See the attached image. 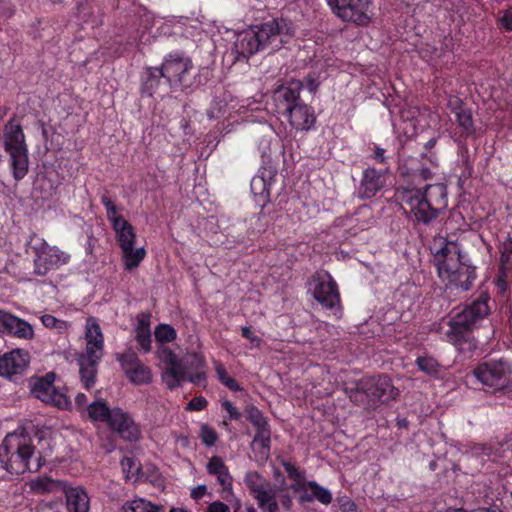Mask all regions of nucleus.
<instances>
[{
    "instance_id": "56",
    "label": "nucleus",
    "mask_w": 512,
    "mask_h": 512,
    "mask_svg": "<svg viewBox=\"0 0 512 512\" xmlns=\"http://www.w3.org/2000/svg\"><path fill=\"white\" fill-rule=\"evenodd\" d=\"M413 176H414V178L419 179L417 184H423L425 181L432 178L433 173L431 172V170L429 168L421 167V168L413 171Z\"/></svg>"
},
{
    "instance_id": "42",
    "label": "nucleus",
    "mask_w": 512,
    "mask_h": 512,
    "mask_svg": "<svg viewBox=\"0 0 512 512\" xmlns=\"http://www.w3.org/2000/svg\"><path fill=\"white\" fill-rule=\"evenodd\" d=\"M247 419L256 429L268 426V420L263 413L255 406H249L246 409Z\"/></svg>"
},
{
    "instance_id": "1",
    "label": "nucleus",
    "mask_w": 512,
    "mask_h": 512,
    "mask_svg": "<svg viewBox=\"0 0 512 512\" xmlns=\"http://www.w3.org/2000/svg\"><path fill=\"white\" fill-rule=\"evenodd\" d=\"M397 193L414 227L434 226L447 206L446 188L441 184L425 185L423 189L400 187Z\"/></svg>"
},
{
    "instance_id": "60",
    "label": "nucleus",
    "mask_w": 512,
    "mask_h": 512,
    "mask_svg": "<svg viewBox=\"0 0 512 512\" xmlns=\"http://www.w3.org/2000/svg\"><path fill=\"white\" fill-rule=\"evenodd\" d=\"M403 176L407 178V185L405 187H414V188H420L419 186L421 184H417L419 181L418 178H414L413 171L412 172H402Z\"/></svg>"
},
{
    "instance_id": "16",
    "label": "nucleus",
    "mask_w": 512,
    "mask_h": 512,
    "mask_svg": "<svg viewBox=\"0 0 512 512\" xmlns=\"http://www.w3.org/2000/svg\"><path fill=\"white\" fill-rule=\"evenodd\" d=\"M303 87L301 80L292 79L274 90L272 97L278 113L285 114L301 101L300 93Z\"/></svg>"
},
{
    "instance_id": "14",
    "label": "nucleus",
    "mask_w": 512,
    "mask_h": 512,
    "mask_svg": "<svg viewBox=\"0 0 512 512\" xmlns=\"http://www.w3.org/2000/svg\"><path fill=\"white\" fill-rule=\"evenodd\" d=\"M434 265L438 277H447L462 264L461 248L457 242L444 240L443 245L434 253Z\"/></svg>"
},
{
    "instance_id": "9",
    "label": "nucleus",
    "mask_w": 512,
    "mask_h": 512,
    "mask_svg": "<svg viewBox=\"0 0 512 512\" xmlns=\"http://www.w3.org/2000/svg\"><path fill=\"white\" fill-rule=\"evenodd\" d=\"M255 28L264 47H271L272 50L280 49L283 44L288 43L295 35L292 21L284 17L272 18L259 25H255Z\"/></svg>"
},
{
    "instance_id": "51",
    "label": "nucleus",
    "mask_w": 512,
    "mask_h": 512,
    "mask_svg": "<svg viewBox=\"0 0 512 512\" xmlns=\"http://www.w3.org/2000/svg\"><path fill=\"white\" fill-rule=\"evenodd\" d=\"M208 405V401L203 396H197L192 398L187 404L186 410L189 411H201Z\"/></svg>"
},
{
    "instance_id": "3",
    "label": "nucleus",
    "mask_w": 512,
    "mask_h": 512,
    "mask_svg": "<svg viewBox=\"0 0 512 512\" xmlns=\"http://www.w3.org/2000/svg\"><path fill=\"white\" fill-rule=\"evenodd\" d=\"M0 463L10 474L22 475L26 472H37L45 460L40 452L36 455L35 447L28 435L10 433L0 445Z\"/></svg>"
},
{
    "instance_id": "57",
    "label": "nucleus",
    "mask_w": 512,
    "mask_h": 512,
    "mask_svg": "<svg viewBox=\"0 0 512 512\" xmlns=\"http://www.w3.org/2000/svg\"><path fill=\"white\" fill-rule=\"evenodd\" d=\"M512 254V239H509V242L504 243L503 250L501 251L500 261L504 265L509 262L510 256Z\"/></svg>"
},
{
    "instance_id": "15",
    "label": "nucleus",
    "mask_w": 512,
    "mask_h": 512,
    "mask_svg": "<svg viewBox=\"0 0 512 512\" xmlns=\"http://www.w3.org/2000/svg\"><path fill=\"white\" fill-rule=\"evenodd\" d=\"M117 361L126 377L136 385L149 384L152 381L151 369L146 366L131 349L117 354Z\"/></svg>"
},
{
    "instance_id": "8",
    "label": "nucleus",
    "mask_w": 512,
    "mask_h": 512,
    "mask_svg": "<svg viewBox=\"0 0 512 512\" xmlns=\"http://www.w3.org/2000/svg\"><path fill=\"white\" fill-rule=\"evenodd\" d=\"M164 72V80L170 85H179L182 88H190L199 85L194 75V66L190 57L183 52L170 53L165 56L161 66Z\"/></svg>"
},
{
    "instance_id": "5",
    "label": "nucleus",
    "mask_w": 512,
    "mask_h": 512,
    "mask_svg": "<svg viewBox=\"0 0 512 512\" xmlns=\"http://www.w3.org/2000/svg\"><path fill=\"white\" fill-rule=\"evenodd\" d=\"M4 148L10 156L12 175L16 181L22 180L28 173V147L20 124L10 120L5 126Z\"/></svg>"
},
{
    "instance_id": "62",
    "label": "nucleus",
    "mask_w": 512,
    "mask_h": 512,
    "mask_svg": "<svg viewBox=\"0 0 512 512\" xmlns=\"http://www.w3.org/2000/svg\"><path fill=\"white\" fill-rule=\"evenodd\" d=\"M306 85H307L308 90L310 92L314 93L317 91L319 83L313 76L308 75L306 78Z\"/></svg>"
},
{
    "instance_id": "29",
    "label": "nucleus",
    "mask_w": 512,
    "mask_h": 512,
    "mask_svg": "<svg viewBox=\"0 0 512 512\" xmlns=\"http://www.w3.org/2000/svg\"><path fill=\"white\" fill-rule=\"evenodd\" d=\"M67 483L62 480L53 479L48 476L38 477L29 483L30 490L35 494L43 495L64 491Z\"/></svg>"
},
{
    "instance_id": "49",
    "label": "nucleus",
    "mask_w": 512,
    "mask_h": 512,
    "mask_svg": "<svg viewBox=\"0 0 512 512\" xmlns=\"http://www.w3.org/2000/svg\"><path fill=\"white\" fill-rule=\"evenodd\" d=\"M41 321L45 327L51 328V329L54 328V329L61 330V329L65 328V326H66L65 321L59 320L50 314L43 315L41 317Z\"/></svg>"
},
{
    "instance_id": "31",
    "label": "nucleus",
    "mask_w": 512,
    "mask_h": 512,
    "mask_svg": "<svg viewBox=\"0 0 512 512\" xmlns=\"http://www.w3.org/2000/svg\"><path fill=\"white\" fill-rule=\"evenodd\" d=\"M162 380L167 388L174 390L181 386V383L186 380V367L180 360L177 363L166 367L162 373Z\"/></svg>"
},
{
    "instance_id": "17",
    "label": "nucleus",
    "mask_w": 512,
    "mask_h": 512,
    "mask_svg": "<svg viewBox=\"0 0 512 512\" xmlns=\"http://www.w3.org/2000/svg\"><path fill=\"white\" fill-rule=\"evenodd\" d=\"M109 427L122 439L137 442L141 439V429L132 416L121 408H114Z\"/></svg>"
},
{
    "instance_id": "35",
    "label": "nucleus",
    "mask_w": 512,
    "mask_h": 512,
    "mask_svg": "<svg viewBox=\"0 0 512 512\" xmlns=\"http://www.w3.org/2000/svg\"><path fill=\"white\" fill-rule=\"evenodd\" d=\"M415 363L420 371L436 379L442 378L445 372L444 366L432 356H420Z\"/></svg>"
},
{
    "instance_id": "40",
    "label": "nucleus",
    "mask_w": 512,
    "mask_h": 512,
    "mask_svg": "<svg viewBox=\"0 0 512 512\" xmlns=\"http://www.w3.org/2000/svg\"><path fill=\"white\" fill-rule=\"evenodd\" d=\"M215 372L218 380L231 391H240L241 387L238 382L228 375L225 366L222 363H215Z\"/></svg>"
},
{
    "instance_id": "12",
    "label": "nucleus",
    "mask_w": 512,
    "mask_h": 512,
    "mask_svg": "<svg viewBox=\"0 0 512 512\" xmlns=\"http://www.w3.org/2000/svg\"><path fill=\"white\" fill-rule=\"evenodd\" d=\"M332 13L345 22L365 26L370 22V0H326Z\"/></svg>"
},
{
    "instance_id": "20",
    "label": "nucleus",
    "mask_w": 512,
    "mask_h": 512,
    "mask_svg": "<svg viewBox=\"0 0 512 512\" xmlns=\"http://www.w3.org/2000/svg\"><path fill=\"white\" fill-rule=\"evenodd\" d=\"M476 277V268L474 266L462 264L458 269L448 274L447 277H441L440 279L447 289L465 292L472 288Z\"/></svg>"
},
{
    "instance_id": "52",
    "label": "nucleus",
    "mask_w": 512,
    "mask_h": 512,
    "mask_svg": "<svg viewBox=\"0 0 512 512\" xmlns=\"http://www.w3.org/2000/svg\"><path fill=\"white\" fill-rule=\"evenodd\" d=\"M107 218L112 223V228L118 227L122 221H127L122 215L117 214L116 206L106 209Z\"/></svg>"
},
{
    "instance_id": "46",
    "label": "nucleus",
    "mask_w": 512,
    "mask_h": 512,
    "mask_svg": "<svg viewBox=\"0 0 512 512\" xmlns=\"http://www.w3.org/2000/svg\"><path fill=\"white\" fill-rule=\"evenodd\" d=\"M498 26L507 32L512 31V6L498 12Z\"/></svg>"
},
{
    "instance_id": "26",
    "label": "nucleus",
    "mask_w": 512,
    "mask_h": 512,
    "mask_svg": "<svg viewBox=\"0 0 512 512\" xmlns=\"http://www.w3.org/2000/svg\"><path fill=\"white\" fill-rule=\"evenodd\" d=\"M63 493L65 494L68 512L90 511V497L83 487H69L66 485Z\"/></svg>"
},
{
    "instance_id": "22",
    "label": "nucleus",
    "mask_w": 512,
    "mask_h": 512,
    "mask_svg": "<svg viewBox=\"0 0 512 512\" xmlns=\"http://www.w3.org/2000/svg\"><path fill=\"white\" fill-rule=\"evenodd\" d=\"M448 107L455 115L456 123L461 129V135L464 137L473 135L475 126L471 109L466 107L459 97H451L448 101Z\"/></svg>"
},
{
    "instance_id": "27",
    "label": "nucleus",
    "mask_w": 512,
    "mask_h": 512,
    "mask_svg": "<svg viewBox=\"0 0 512 512\" xmlns=\"http://www.w3.org/2000/svg\"><path fill=\"white\" fill-rule=\"evenodd\" d=\"M102 357H92L90 354H81L78 358L80 377L85 388L90 389L95 384L97 366Z\"/></svg>"
},
{
    "instance_id": "63",
    "label": "nucleus",
    "mask_w": 512,
    "mask_h": 512,
    "mask_svg": "<svg viewBox=\"0 0 512 512\" xmlns=\"http://www.w3.org/2000/svg\"><path fill=\"white\" fill-rule=\"evenodd\" d=\"M205 493H206V486L200 485L191 491V497L193 499H200L205 495Z\"/></svg>"
},
{
    "instance_id": "13",
    "label": "nucleus",
    "mask_w": 512,
    "mask_h": 512,
    "mask_svg": "<svg viewBox=\"0 0 512 512\" xmlns=\"http://www.w3.org/2000/svg\"><path fill=\"white\" fill-rule=\"evenodd\" d=\"M116 233L117 241L123 253V262L126 270H132L139 266L146 255L143 247L134 249L136 234L134 227L128 221H122L121 224L113 228Z\"/></svg>"
},
{
    "instance_id": "58",
    "label": "nucleus",
    "mask_w": 512,
    "mask_h": 512,
    "mask_svg": "<svg viewBox=\"0 0 512 512\" xmlns=\"http://www.w3.org/2000/svg\"><path fill=\"white\" fill-rule=\"evenodd\" d=\"M163 354H164L163 362L166 365V367H169V366L177 363L178 361H180V359H178L177 355L170 349L163 350Z\"/></svg>"
},
{
    "instance_id": "55",
    "label": "nucleus",
    "mask_w": 512,
    "mask_h": 512,
    "mask_svg": "<svg viewBox=\"0 0 512 512\" xmlns=\"http://www.w3.org/2000/svg\"><path fill=\"white\" fill-rule=\"evenodd\" d=\"M222 407L229 414L230 420H240L242 417L241 412L228 400L222 402Z\"/></svg>"
},
{
    "instance_id": "21",
    "label": "nucleus",
    "mask_w": 512,
    "mask_h": 512,
    "mask_svg": "<svg viewBox=\"0 0 512 512\" xmlns=\"http://www.w3.org/2000/svg\"><path fill=\"white\" fill-rule=\"evenodd\" d=\"M29 364L28 352L14 349L0 357V375L11 377L24 372Z\"/></svg>"
},
{
    "instance_id": "44",
    "label": "nucleus",
    "mask_w": 512,
    "mask_h": 512,
    "mask_svg": "<svg viewBox=\"0 0 512 512\" xmlns=\"http://www.w3.org/2000/svg\"><path fill=\"white\" fill-rule=\"evenodd\" d=\"M271 442V430L270 426L256 429V434L253 439V443H259L262 448L269 450Z\"/></svg>"
},
{
    "instance_id": "30",
    "label": "nucleus",
    "mask_w": 512,
    "mask_h": 512,
    "mask_svg": "<svg viewBox=\"0 0 512 512\" xmlns=\"http://www.w3.org/2000/svg\"><path fill=\"white\" fill-rule=\"evenodd\" d=\"M307 486L311 493L300 494L298 498L299 503L305 504L318 500L320 503L328 505L332 502V494L328 489L320 486L315 481H308Z\"/></svg>"
},
{
    "instance_id": "36",
    "label": "nucleus",
    "mask_w": 512,
    "mask_h": 512,
    "mask_svg": "<svg viewBox=\"0 0 512 512\" xmlns=\"http://www.w3.org/2000/svg\"><path fill=\"white\" fill-rule=\"evenodd\" d=\"M34 185L35 190L39 191L43 198H49L56 192L59 182L51 173H41L37 176Z\"/></svg>"
},
{
    "instance_id": "64",
    "label": "nucleus",
    "mask_w": 512,
    "mask_h": 512,
    "mask_svg": "<svg viewBox=\"0 0 512 512\" xmlns=\"http://www.w3.org/2000/svg\"><path fill=\"white\" fill-rule=\"evenodd\" d=\"M75 404L79 409H83L87 404V396L84 393H78L75 397Z\"/></svg>"
},
{
    "instance_id": "33",
    "label": "nucleus",
    "mask_w": 512,
    "mask_h": 512,
    "mask_svg": "<svg viewBox=\"0 0 512 512\" xmlns=\"http://www.w3.org/2000/svg\"><path fill=\"white\" fill-rule=\"evenodd\" d=\"M275 176L276 170L274 168H263L260 171V174L253 177L251 181L252 192L255 195L259 194L269 196L270 186Z\"/></svg>"
},
{
    "instance_id": "50",
    "label": "nucleus",
    "mask_w": 512,
    "mask_h": 512,
    "mask_svg": "<svg viewBox=\"0 0 512 512\" xmlns=\"http://www.w3.org/2000/svg\"><path fill=\"white\" fill-rule=\"evenodd\" d=\"M215 476H217V480L219 484L223 487V489L231 493L233 478L229 473V469H224Z\"/></svg>"
},
{
    "instance_id": "61",
    "label": "nucleus",
    "mask_w": 512,
    "mask_h": 512,
    "mask_svg": "<svg viewBox=\"0 0 512 512\" xmlns=\"http://www.w3.org/2000/svg\"><path fill=\"white\" fill-rule=\"evenodd\" d=\"M385 150L379 147H376L374 150V153L372 154V158L379 162V163H385L386 157H385Z\"/></svg>"
},
{
    "instance_id": "18",
    "label": "nucleus",
    "mask_w": 512,
    "mask_h": 512,
    "mask_svg": "<svg viewBox=\"0 0 512 512\" xmlns=\"http://www.w3.org/2000/svg\"><path fill=\"white\" fill-rule=\"evenodd\" d=\"M385 182V171L376 170L373 167L364 169L357 188L358 198L361 200L373 198L379 191L383 189Z\"/></svg>"
},
{
    "instance_id": "53",
    "label": "nucleus",
    "mask_w": 512,
    "mask_h": 512,
    "mask_svg": "<svg viewBox=\"0 0 512 512\" xmlns=\"http://www.w3.org/2000/svg\"><path fill=\"white\" fill-rule=\"evenodd\" d=\"M107 218L112 223V228L118 227L122 221H127L122 215L117 214L116 206L106 209Z\"/></svg>"
},
{
    "instance_id": "25",
    "label": "nucleus",
    "mask_w": 512,
    "mask_h": 512,
    "mask_svg": "<svg viewBox=\"0 0 512 512\" xmlns=\"http://www.w3.org/2000/svg\"><path fill=\"white\" fill-rule=\"evenodd\" d=\"M85 338V354H90L92 357H102L104 348V337L99 324L92 317L87 319Z\"/></svg>"
},
{
    "instance_id": "19",
    "label": "nucleus",
    "mask_w": 512,
    "mask_h": 512,
    "mask_svg": "<svg viewBox=\"0 0 512 512\" xmlns=\"http://www.w3.org/2000/svg\"><path fill=\"white\" fill-rule=\"evenodd\" d=\"M0 333L26 340H30L34 337V330L27 321L1 309Z\"/></svg>"
},
{
    "instance_id": "43",
    "label": "nucleus",
    "mask_w": 512,
    "mask_h": 512,
    "mask_svg": "<svg viewBox=\"0 0 512 512\" xmlns=\"http://www.w3.org/2000/svg\"><path fill=\"white\" fill-rule=\"evenodd\" d=\"M121 466L126 479L138 475L141 470L140 464L133 457H124L121 460Z\"/></svg>"
},
{
    "instance_id": "7",
    "label": "nucleus",
    "mask_w": 512,
    "mask_h": 512,
    "mask_svg": "<svg viewBox=\"0 0 512 512\" xmlns=\"http://www.w3.org/2000/svg\"><path fill=\"white\" fill-rule=\"evenodd\" d=\"M30 250L33 254V273L37 276H46L70 260L69 254L56 246L49 245L43 238L36 235L31 238Z\"/></svg>"
},
{
    "instance_id": "38",
    "label": "nucleus",
    "mask_w": 512,
    "mask_h": 512,
    "mask_svg": "<svg viewBox=\"0 0 512 512\" xmlns=\"http://www.w3.org/2000/svg\"><path fill=\"white\" fill-rule=\"evenodd\" d=\"M161 506L154 505L151 502L143 499L138 498L134 499L132 501L126 502L123 507V512H159L161 509Z\"/></svg>"
},
{
    "instance_id": "41",
    "label": "nucleus",
    "mask_w": 512,
    "mask_h": 512,
    "mask_svg": "<svg viewBox=\"0 0 512 512\" xmlns=\"http://www.w3.org/2000/svg\"><path fill=\"white\" fill-rule=\"evenodd\" d=\"M175 329L168 324H159L155 329V338L160 343H169L176 339Z\"/></svg>"
},
{
    "instance_id": "48",
    "label": "nucleus",
    "mask_w": 512,
    "mask_h": 512,
    "mask_svg": "<svg viewBox=\"0 0 512 512\" xmlns=\"http://www.w3.org/2000/svg\"><path fill=\"white\" fill-rule=\"evenodd\" d=\"M281 464L284 467L290 479L300 481L304 478V474L299 470V468L295 464L285 460H282Z\"/></svg>"
},
{
    "instance_id": "23",
    "label": "nucleus",
    "mask_w": 512,
    "mask_h": 512,
    "mask_svg": "<svg viewBox=\"0 0 512 512\" xmlns=\"http://www.w3.org/2000/svg\"><path fill=\"white\" fill-rule=\"evenodd\" d=\"M235 49L236 52L244 58H249L257 52L265 49L255 26L238 34L235 42Z\"/></svg>"
},
{
    "instance_id": "10",
    "label": "nucleus",
    "mask_w": 512,
    "mask_h": 512,
    "mask_svg": "<svg viewBox=\"0 0 512 512\" xmlns=\"http://www.w3.org/2000/svg\"><path fill=\"white\" fill-rule=\"evenodd\" d=\"M55 374L47 373L45 376L32 378L29 382L30 393L45 404L54 406L61 410L71 408L70 398L57 390L54 386Z\"/></svg>"
},
{
    "instance_id": "59",
    "label": "nucleus",
    "mask_w": 512,
    "mask_h": 512,
    "mask_svg": "<svg viewBox=\"0 0 512 512\" xmlns=\"http://www.w3.org/2000/svg\"><path fill=\"white\" fill-rule=\"evenodd\" d=\"M207 512H230V508L221 501H215L208 505Z\"/></svg>"
},
{
    "instance_id": "37",
    "label": "nucleus",
    "mask_w": 512,
    "mask_h": 512,
    "mask_svg": "<svg viewBox=\"0 0 512 512\" xmlns=\"http://www.w3.org/2000/svg\"><path fill=\"white\" fill-rule=\"evenodd\" d=\"M88 415L93 421L107 422L111 421L113 409H110L103 401H96L87 407Z\"/></svg>"
},
{
    "instance_id": "47",
    "label": "nucleus",
    "mask_w": 512,
    "mask_h": 512,
    "mask_svg": "<svg viewBox=\"0 0 512 512\" xmlns=\"http://www.w3.org/2000/svg\"><path fill=\"white\" fill-rule=\"evenodd\" d=\"M227 468L228 467L225 465L223 459L219 456L211 457L207 464V471L211 475H216Z\"/></svg>"
},
{
    "instance_id": "28",
    "label": "nucleus",
    "mask_w": 512,
    "mask_h": 512,
    "mask_svg": "<svg viewBox=\"0 0 512 512\" xmlns=\"http://www.w3.org/2000/svg\"><path fill=\"white\" fill-rule=\"evenodd\" d=\"M164 72L161 67H147L141 75L142 96L152 97L159 89Z\"/></svg>"
},
{
    "instance_id": "54",
    "label": "nucleus",
    "mask_w": 512,
    "mask_h": 512,
    "mask_svg": "<svg viewBox=\"0 0 512 512\" xmlns=\"http://www.w3.org/2000/svg\"><path fill=\"white\" fill-rule=\"evenodd\" d=\"M241 334H242V336H243L245 339L249 340V341H250V343H251L253 346H255V347H260V345H261V343H262V339H261L260 337H258L257 335H255V334L251 331L250 327H246V326H245V327H242V329H241Z\"/></svg>"
},
{
    "instance_id": "39",
    "label": "nucleus",
    "mask_w": 512,
    "mask_h": 512,
    "mask_svg": "<svg viewBox=\"0 0 512 512\" xmlns=\"http://www.w3.org/2000/svg\"><path fill=\"white\" fill-rule=\"evenodd\" d=\"M244 483L249 489L251 494L258 492L259 490L269 486L268 482L260 473L257 471H248L244 477Z\"/></svg>"
},
{
    "instance_id": "32",
    "label": "nucleus",
    "mask_w": 512,
    "mask_h": 512,
    "mask_svg": "<svg viewBox=\"0 0 512 512\" xmlns=\"http://www.w3.org/2000/svg\"><path fill=\"white\" fill-rule=\"evenodd\" d=\"M135 339L145 353L151 351L150 315L142 313L138 316L135 328Z\"/></svg>"
},
{
    "instance_id": "24",
    "label": "nucleus",
    "mask_w": 512,
    "mask_h": 512,
    "mask_svg": "<svg viewBox=\"0 0 512 512\" xmlns=\"http://www.w3.org/2000/svg\"><path fill=\"white\" fill-rule=\"evenodd\" d=\"M285 115L290 125L297 130H309L315 123L316 118L310 106L300 101L289 109Z\"/></svg>"
},
{
    "instance_id": "4",
    "label": "nucleus",
    "mask_w": 512,
    "mask_h": 512,
    "mask_svg": "<svg viewBox=\"0 0 512 512\" xmlns=\"http://www.w3.org/2000/svg\"><path fill=\"white\" fill-rule=\"evenodd\" d=\"M351 402L366 410H374L378 403L396 399L398 389L387 375L365 376L356 381L355 386L345 389Z\"/></svg>"
},
{
    "instance_id": "6",
    "label": "nucleus",
    "mask_w": 512,
    "mask_h": 512,
    "mask_svg": "<svg viewBox=\"0 0 512 512\" xmlns=\"http://www.w3.org/2000/svg\"><path fill=\"white\" fill-rule=\"evenodd\" d=\"M472 373L492 393H512V368L507 361L499 359L479 363Z\"/></svg>"
},
{
    "instance_id": "45",
    "label": "nucleus",
    "mask_w": 512,
    "mask_h": 512,
    "mask_svg": "<svg viewBox=\"0 0 512 512\" xmlns=\"http://www.w3.org/2000/svg\"><path fill=\"white\" fill-rule=\"evenodd\" d=\"M200 438L206 446L211 447L214 446L218 440V435L212 427L203 424L201 426Z\"/></svg>"
},
{
    "instance_id": "34",
    "label": "nucleus",
    "mask_w": 512,
    "mask_h": 512,
    "mask_svg": "<svg viewBox=\"0 0 512 512\" xmlns=\"http://www.w3.org/2000/svg\"><path fill=\"white\" fill-rule=\"evenodd\" d=\"M257 504L263 512H279V505L276 500V493L271 483L269 486L253 494Z\"/></svg>"
},
{
    "instance_id": "2",
    "label": "nucleus",
    "mask_w": 512,
    "mask_h": 512,
    "mask_svg": "<svg viewBox=\"0 0 512 512\" xmlns=\"http://www.w3.org/2000/svg\"><path fill=\"white\" fill-rule=\"evenodd\" d=\"M489 299V294L482 291L476 300L466 305L448 322L449 329L445 333L447 340L464 358H471L478 348L473 331L478 327L479 322L489 315Z\"/></svg>"
},
{
    "instance_id": "11",
    "label": "nucleus",
    "mask_w": 512,
    "mask_h": 512,
    "mask_svg": "<svg viewBox=\"0 0 512 512\" xmlns=\"http://www.w3.org/2000/svg\"><path fill=\"white\" fill-rule=\"evenodd\" d=\"M310 291L314 299L325 309H334L340 306L341 298L338 285L329 272L316 271L309 281Z\"/></svg>"
}]
</instances>
